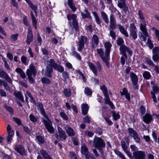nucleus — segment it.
Here are the masks:
<instances>
[{"mask_svg": "<svg viewBox=\"0 0 159 159\" xmlns=\"http://www.w3.org/2000/svg\"><path fill=\"white\" fill-rule=\"evenodd\" d=\"M38 107L43 116L47 120H43L42 121L43 122L46 129L49 133L53 134L54 132V129L52 126V123L49 120L48 116L45 113L42 105L41 104H39Z\"/></svg>", "mask_w": 159, "mask_h": 159, "instance_id": "1", "label": "nucleus"}, {"mask_svg": "<svg viewBox=\"0 0 159 159\" xmlns=\"http://www.w3.org/2000/svg\"><path fill=\"white\" fill-rule=\"evenodd\" d=\"M49 62V64L47 67L46 72V75L48 77L50 78L52 77L51 74L52 73L53 71L52 67L61 72H62L64 71L63 68L61 66L57 65L53 60L50 59Z\"/></svg>", "mask_w": 159, "mask_h": 159, "instance_id": "2", "label": "nucleus"}, {"mask_svg": "<svg viewBox=\"0 0 159 159\" xmlns=\"http://www.w3.org/2000/svg\"><path fill=\"white\" fill-rule=\"evenodd\" d=\"M93 145L95 148L99 150L102 154L103 153L102 149L105 148V144L102 139L95 137L94 139Z\"/></svg>", "mask_w": 159, "mask_h": 159, "instance_id": "3", "label": "nucleus"}, {"mask_svg": "<svg viewBox=\"0 0 159 159\" xmlns=\"http://www.w3.org/2000/svg\"><path fill=\"white\" fill-rule=\"evenodd\" d=\"M36 73V71L34 66L32 64H30L29 68L26 71V74L30 83L32 84L34 82L33 77L35 76Z\"/></svg>", "mask_w": 159, "mask_h": 159, "instance_id": "4", "label": "nucleus"}, {"mask_svg": "<svg viewBox=\"0 0 159 159\" xmlns=\"http://www.w3.org/2000/svg\"><path fill=\"white\" fill-rule=\"evenodd\" d=\"M100 88L104 95L105 102L106 103L108 104L112 109H114L115 107L112 102L109 99V96L107 93V89L106 87L104 85H102V86H100Z\"/></svg>", "mask_w": 159, "mask_h": 159, "instance_id": "5", "label": "nucleus"}, {"mask_svg": "<svg viewBox=\"0 0 159 159\" xmlns=\"http://www.w3.org/2000/svg\"><path fill=\"white\" fill-rule=\"evenodd\" d=\"M88 63L89 68L94 75H96L98 71H101V66L99 62L97 61L95 63L97 69L93 64L89 62H88Z\"/></svg>", "mask_w": 159, "mask_h": 159, "instance_id": "6", "label": "nucleus"}, {"mask_svg": "<svg viewBox=\"0 0 159 159\" xmlns=\"http://www.w3.org/2000/svg\"><path fill=\"white\" fill-rule=\"evenodd\" d=\"M58 134H56L55 136L57 139L59 140L62 141L65 140L67 136L65 132L59 126H57Z\"/></svg>", "mask_w": 159, "mask_h": 159, "instance_id": "7", "label": "nucleus"}, {"mask_svg": "<svg viewBox=\"0 0 159 159\" xmlns=\"http://www.w3.org/2000/svg\"><path fill=\"white\" fill-rule=\"evenodd\" d=\"M68 20L70 22H72V24L76 30H78V23L76 20V16L73 14H69L67 16Z\"/></svg>", "mask_w": 159, "mask_h": 159, "instance_id": "8", "label": "nucleus"}, {"mask_svg": "<svg viewBox=\"0 0 159 159\" xmlns=\"http://www.w3.org/2000/svg\"><path fill=\"white\" fill-rule=\"evenodd\" d=\"M130 36L134 39L137 38V29L136 26L134 24L130 25L129 28Z\"/></svg>", "mask_w": 159, "mask_h": 159, "instance_id": "9", "label": "nucleus"}, {"mask_svg": "<svg viewBox=\"0 0 159 159\" xmlns=\"http://www.w3.org/2000/svg\"><path fill=\"white\" fill-rule=\"evenodd\" d=\"M128 132L129 135L133 138L136 143H139L140 139L138 133L133 129L129 128L128 129Z\"/></svg>", "mask_w": 159, "mask_h": 159, "instance_id": "10", "label": "nucleus"}, {"mask_svg": "<svg viewBox=\"0 0 159 159\" xmlns=\"http://www.w3.org/2000/svg\"><path fill=\"white\" fill-rule=\"evenodd\" d=\"M133 154L135 159H146V154L144 151H137L133 152Z\"/></svg>", "mask_w": 159, "mask_h": 159, "instance_id": "11", "label": "nucleus"}, {"mask_svg": "<svg viewBox=\"0 0 159 159\" xmlns=\"http://www.w3.org/2000/svg\"><path fill=\"white\" fill-rule=\"evenodd\" d=\"M87 41V38L86 37L82 36L79 41L78 50L81 51L84 47V43H86Z\"/></svg>", "mask_w": 159, "mask_h": 159, "instance_id": "12", "label": "nucleus"}, {"mask_svg": "<svg viewBox=\"0 0 159 159\" xmlns=\"http://www.w3.org/2000/svg\"><path fill=\"white\" fill-rule=\"evenodd\" d=\"M130 77L133 84L135 85L137 89H138V86L137 85L138 79L137 75L133 72H131L130 74Z\"/></svg>", "mask_w": 159, "mask_h": 159, "instance_id": "13", "label": "nucleus"}, {"mask_svg": "<svg viewBox=\"0 0 159 159\" xmlns=\"http://www.w3.org/2000/svg\"><path fill=\"white\" fill-rule=\"evenodd\" d=\"M33 35L30 26H29L28 28L27 35L26 40V43L29 44L32 41Z\"/></svg>", "mask_w": 159, "mask_h": 159, "instance_id": "14", "label": "nucleus"}, {"mask_svg": "<svg viewBox=\"0 0 159 159\" xmlns=\"http://www.w3.org/2000/svg\"><path fill=\"white\" fill-rule=\"evenodd\" d=\"M120 52L123 55H124L125 57L126 56L125 54L126 52H127L130 55L132 54V52L129 50V49L124 45H121L120 46Z\"/></svg>", "mask_w": 159, "mask_h": 159, "instance_id": "15", "label": "nucleus"}, {"mask_svg": "<svg viewBox=\"0 0 159 159\" xmlns=\"http://www.w3.org/2000/svg\"><path fill=\"white\" fill-rule=\"evenodd\" d=\"M120 94L121 96L124 95L125 98L129 102L130 101V97L129 93L126 89L124 88L123 89L122 91L120 92Z\"/></svg>", "mask_w": 159, "mask_h": 159, "instance_id": "16", "label": "nucleus"}, {"mask_svg": "<svg viewBox=\"0 0 159 159\" xmlns=\"http://www.w3.org/2000/svg\"><path fill=\"white\" fill-rule=\"evenodd\" d=\"M104 47L106 49L105 55L109 56L110 49L111 47V44L109 42H107L104 44Z\"/></svg>", "mask_w": 159, "mask_h": 159, "instance_id": "17", "label": "nucleus"}, {"mask_svg": "<svg viewBox=\"0 0 159 159\" xmlns=\"http://www.w3.org/2000/svg\"><path fill=\"white\" fill-rule=\"evenodd\" d=\"M14 148L16 151L21 155H25V151L21 146L20 145H16Z\"/></svg>", "mask_w": 159, "mask_h": 159, "instance_id": "18", "label": "nucleus"}, {"mask_svg": "<svg viewBox=\"0 0 159 159\" xmlns=\"http://www.w3.org/2000/svg\"><path fill=\"white\" fill-rule=\"evenodd\" d=\"M99 39L98 36L95 34L93 35L92 38V46L93 48H95L98 44Z\"/></svg>", "mask_w": 159, "mask_h": 159, "instance_id": "19", "label": "nucleus"}, {"mask_svg": "<svg viewBox=\"0 0 159 159\" xmlns=\"http://www.w3.org/2000/svg\"><path fill=\"white\" fill-rule=\"evenodd\" d=\"M65 129L67 134L70 136H73L75 135V133L73 129L68 126L65 127Z\"/></svg>", "mask_w": 159, "mask_h": 159, "instance_id": "20", "label": "nucleus"}, {"mask_svg": "<svg viewBox=\"0 0 159 159\" xmlns=\"http://www.w3.org/2000/svg\"><path fill=\"white\" fill-rule=\"evenodd\" d=\"M82 112L84 115H85L87 113L89 110V107L87 104L83 103L81 105Z\"/></svg>", "mask_w": 159, "mask_h": 159, "instance_id": "21", "label": "nucleus"}, {"mask_svg": "<svg viewBox=\"0 0 159 159\" xmlns=\"http://www.w3.org/2000/svg\"><path fill=\"white\" fill-rule=\"evenodd\" d=\"M140 28L143 35L147 37H148V35L146 30V24H141L140 25Z\"/></svg>", "mask_w": 159, "mask_h": 159, "instance_id": "22", "label": "nucleus"}, {"mask_svg": "<svg viewBox=\"0 0 159 159\" xmlns=\"http://www.w3.org/2000/svg\"><path fill=\"white\" fill-rule=\"evenodd\" d=\"M152 119L151 116L148 114H146L143 117V120L144 122L147 124H148L150 123L152 120Z\"/></svg>", "mask_w": 159, "mask_h": 159, "instance_id": "23", "label": "nucleus"}, {"mask_svg": "<svg viewBox=\"0 0 159 159\" xmlns=\"http://www.w3.org/2000/svg\"><path fill=\"white\" fill-rule=\"evenodd\" d=\"M119 29L120 32L126 37H128L129 35L127 31L124 29V27L120 25H118Z\"/></svg>", "mask_w": 159, "mask_h": 159, "instance_id": "24", "label": "nucleus"}, {"mask_svg": "<svg viewBox=\"0 0 159 159\" xmlns=\"http://www.w3.org/2000/svg\"><path fill=\"white\" fill-rule=\"evenodd\" d=\"M81 16L83 18H91L89 13L88 12V11L86 9H85L84 12H82L81 13Z\"/></svg>", "mask_w": 159, "mask_h": 159, "instance_id": "25", "label": "nucleus"}, {"mask_svg": "<svg viewBox=\"0 0 159 159\" xmlns=\"http://www.w3.org/2000/svg\"><path fill=\"white\" fill-rule=\"evenodd\" d=\"M68 4L73 11H75L76 10V8L73 4L72 0H68Z\"/></svg>", "mask_w": 159, "mask_h": 159, "instance_id": "26", "label": "nucleus"}, {"mask_svg": "<svg viewBox=\"0 0 159 159\" xmlns=\"http://www.w3.org/2000/svg\"><path fill=\"white\" fill-rule=\"evenodd\" d=\"M111 113L114 120H116L120 118V115L118 112H116L115 111H112L111 112Z\"/></svg>", "mask_w": 159, "mask_h": 159, "instance_id": "27", "label": "nucleus"}, {"mask_svg": "<svg viewBox=\"0 0 159 159\" xmlns=\"http://www.w3.org/2000/svg\"><path fill=\"white\" fill-rule=\"evenodd\" d=\"M110 117V116H103L104 118L106 123L110 126L111 125L113 124L112 122L109 119Z\"/></svg>", "mask_w": 159, "mask_h": 159, "instance_id": "28", "label": "nucleus"}, {"mask_svg": "<svg viewBox=\"0 0 159 159\" xmlns=\"http://www.w3.org/2000/svg\"><path fill=\"white\" fill-rule=\"evenodd\" d=\"M40 153L44 159H46L50 156L48 152L44 150H40Z\"/></svg>", "mask_w": 159, "mask_h": 159, "instance_id": "29", "label": "nucleus"}, {"mask_svg": "<svg viewBox=\"0 0 159 159\" xmlns=\"http://www.w3.org/2000/svg\"><path fill=\"white\" fill-rule=\"evenodd\" d=\"M121 147L123 150L125 152L127 150V148L129 146V144L126 143L123 141H121Z\"/></svg>", "mask_w": 159, "mask_h": 159, "instance_id": "30", "label": "nucleus"}, {"mask_svg": "<svg viewBox=\"0 0 159 159\" xmlns=\"http://www.w3.org/2000/svg\"><path fill=\"white\" fill-rule=\"evenodd\" d=\"M101 15L105 22L107 23H108L109 22V20L107 16L106 13L104 12H102L101 13Z\"/></svg>", "mask_w": 159, "mask_h": 159, "instance_id": "31", "label": "nucleus"}, {"mask_svg": "<svg viewBox=\"0 0 159 159\" xmlns=\"http://www.w3.org/2000/svg\"><path fill=\"white\" fill-rule=\"evenodd\" d=\"M118 7L120 8H123L125 7V0H119L117 5Z\"/></svg>", "mask_w": 159, "mask_h": 159, "instance_id": "32", "label": "nucleus"}, {"mask_svg": "<svg viewBox=\"0 0 159 159\" xmlns=\"http://www.w3.org/2000/svg\"><path fill=\"white\" fill-rule=\"evenodd\" d=\"M92 13L95 17V21L96 23L98 24L99 25L101 23V22L100 19L99 17L98 16L97 13L95 12H93Z\"/></svg>", "mask_w": 159, "mask_h": 159, "instance_id": "33", "label": "nucleus"}, {"mask_svg": "<svg viewBox=\"0 0 159 159\" xmlns=\"http://www.w3.org/2000/svg\"><path fill=\"white\" fill-rule=\"evenodd\" d=\"M64 95L67 97H69L71 95V93L70 89H66L63 90Z\"/></svg>", "mask_w": 159, "mask_h": 159, "instance_id": "34", "label": "nucleus"}, {"mask_svg": "<svg viewBox=\"0 0 159 159\" xmlns=\"http://www.w3.org/2000/svg\"><path fill=\"white\" fill-rule=\"evenodd\" d=\"M143 77L146 80H149L151 76L150 73L147 71H144L143 74Z\"/></svg>", "mask_w": 159, "mask_h": 159, "instance_id": "35", "label": "nucleus"}, {"mask_svg": "<svg viewBox=\"0 0 159 159\" xmlns=\"http://www.w3.org/2000/svg\"><path fill=\"white\" fill-rule=\"evenodd\" d=\"M109 56H105V57L102 59L103 61L106 64V66L108 67H109L110 66V63L108 62V61L109 59Z\"/></svg>", "mask_w": 159, "mask_h": 159, "instance_id": "36", "label": "nucleus"}, {"mask_svg": "<svg viewBox=\"0 0 159 159\" xmlns=\"http://www.w3.org/2000/svg\"><path fill=\"white\" fill-rule=\"evenodd\" d=\"M14 94L16 97L18 98L21 101L24 100L23 97L21 93L20 92H15Z\"/></svg>", "mask_w": 159, "mask_h": 159, "instance_id": "37", "label": "nucleus"}, {"mask_svg": "<svg viewBox=\"0 0 159 159\" xmlns=\"http://www.w3.org/2000/svg\"><path fill=\"white\" fill-rule=\"evenodd\" d=\"M114 152L121 159H126L124 155L119 151L115 150H114Z\"/></svg>", "mask_w": 159, "mask_h": 159, "instance_id": "38", "label": "nucleus"}, {"mask_svg": "<svg viewBox=\"0 0 159 159\" xmlns=\"http://www.w3.org/2000/svg\"><path fill=\"white\" fill-rule=\"evenodd\" d=\"M97 52L100 55L102 59L105 57H105L103 55L104 52L102 49L100 48L97 49Z\"/></svg>", "mask_w": 159, "mask_h": 159, "instance_id": "39", "label": "nucleus"}, {"mask_svg": "<svg viewBox=\"0 0 159 159\" xmlns=\"http://www.w3.org/2000/svg\"><path fill=\"white\" fill-rule=\"evenodd\" d=\"M41 81L42 83L47 84H49L51 83L50 80L47 78H43L41 79Z\"/></svg>", "mask_w": 159, "mask_h": 159, "instance_id": "40", "label": "nucleus"}, {"mask_svg": "<svg viewBox=\"0 0 159 159\" xmlns=\"http://www.w3.org/2000/svg\"><path fill=\"white\" fill-rule=\"evenodd\" d=\"M8 134L7 141L8 142H11V141L12 139V137L14 134V133H9V134Z\"/></svg>", "mask_w": 159, "mask_h": 159, "instance_id": "41", "label": "nucleus"}, {"mask_svg": "<svg viewBox=\"0 0 159 159\" xmlns=\"http://www.w3.org/2000/svg\"><path fill=\"white\" fill-rule=\"evenodd\" d=\"M84 93L85 94L88 95H90L92 93L91 90L88 88H86L84 89Z\"/></svg>", "mask_w": 159, "mask_h": 159, "instance_id": "42", "label": "nucleus"}, {"mask_svg": "<svg viewBox=\"0 0 159 159\" xmlns=\"http://www.w3.org/2000/svg\"><path fill=\"white\" fill-rule=\"evenodd\" d=\"M71 54L78 60H80L81 59V57L80 55L77 52L74 51L72 52Z\"/></svg>", "mask_w": 159, "mask_h": 159, "instance_id": "43", "label": "nucleus"}, {"mask_svg": "<svg viewBox=\"0 0 159 159\" xmlns=\"http://www.w3.org/2000/svg\"><path fill=\"white\" fill-rule=\"evenodd\" d=\"M36 139L39 143H43L44 142L43 138L42 136H37Z\"/></svg>", "mask_w": 159, "mask_h": 159, "instance_id": "44", "label": "nucleus"}, {"mask_svg": "<svg viewBox=\"0 0 159 159\" xmlns=\"http://www.w3.org/2000/svg\"><path fill=\"white\" fill-rule=\"evenodd\" d=\"M152 91L154 93H157L159 92V89L156 85H154L152 88Z\"/></svg>", "mask_w": 159, "mask_h": 159, "instance_id": "45", "label": "nucleus"}, {"mask_svg": "<svg viewBox=\"0 0 159 159\" xmlns=\"http://www.w3.org/2000/svg\"><path fill=\"white\" fill-rule=\"evenodd\" d=\"M93 134V133L92 131L88 130L85 131V134L89 137H92Z\"/></svg>", "mask_w": 159, "mask_h": 159, "instance_id": "46", "label": "nucleus"}, {"mask_svg": "<svg viewBox=\"0 0 159 159\" xmlns=\"http://www.w3.org/2000/svg\"><path fill=\"white\" fill-rule=\"evenodd\" d=\"M60 115L63 119L65 120H68V117L64 112H61L60 113Z\"/></svg>", "mask_w": 159, "mask_h": 159, "instance_id": "47", "label": "nucleus"}, {"mask_svg": "<svg viewBox=\"0 0 159 159\" xmlns=\"http://www.w3.org/2000/svg\"><path fill=\"white\" fill-rule=\"evenodd\" d=\"M151 98L153 99V101L154 102H157V101L155 94L152 91H151Z\"/></svg>", "mask_w": 159, "mask_h": 159, "instance_id": "48", "label": "nucleus"}, {"mask_svg": "<svg viewBox=\"0 0 159 159\" xmlns=\"http://www.w3.org/2000/svg\"><path fill=\"white\" fill-rule=\"evenodd\" d=\"M3 78L7 80L9 83L10 84L12 83V80L11 78L7 74Z\"/></svg>", "mask_w": 159, "mask_h": 159, "instance_id": "49", "label": "nucleus"}, {"mask_svg": "<svg viewBox=\"0 0 159 159\" xmlns=\"http://www.w3.org/2000/svg\"><path fill=\"white\" fill-rule=\"evenodd\" d=\"M3 78L7 80L9 83L10 84L12 83V80L11 78L7 74Z\"/></svg>", "mask_w": 159, "mask_h": 159, "instance_id": "50", "label": "nucleus"}, {"mask_svg": "<svg viewBox=\"0 0 159 159\" xmlns=\"http://www.w3.org/2000/svg\"><path fill=\"white\" fill-rule=\"evenodd\" d=\"M30 119L31 121L34 122H36L37 121V118L34 115L32 114L30 115Z\"/></svg>", "mask_w": 159, "mask_h": 159, "instance_id": "51", "label": "nucleus"}, {"mask_svg": "<svg viewBox=\"0 0 159 159\" xmlns=\"http://www.w3.org/2000/svg\"><path fill=\"white\" fill-rule=\"evenodd\" d=\"M21 61L23 64H25V65H27V59L26 57L24 56H22L21 57Z\"/></svg>", "mask_w": 159, "mask_h": 159, "instance_id": "52", "label": "nucleus"}, {"mask_svg": "<svg viewBox=\"0 0 159 159\" xmlns=\"http://www.w3.org/2000/svg\"><path fill=\"white\" fill-rule=\"evenodd\" d=\"M130 148L131 150L133 152H136L138 151L137 147L134 145H131L130 146Z\"/></svg>", "mask_w": 159, "mask_h": 159, "instance_id": "53", "label": "nucleus"}, {"mask_svg": "<svg viewBox=\"0 0 159 159\" xmlns=\"http://www.w3.org/2000/svg\"><path fill=\"white\" fill-rule=\"evenodd\" d=\"M147 44L148 45L149 48L150 49H152L153 47V44L152 42L149 39H148L147 41Z\"/></svg>", "mask_w": 159, "mask_h": 159, "instance_id": "54", "label": "nucleus"}, {"mask_svg": "<svg viewBox=\"0 0 159 159\" xmlns=\"http://www.w3.org/2000/svg\"><path fill=\"white\" fill-rule=\"evenodd\" d=\"M18 36V34H12L11 36V39L13 41H16L17 39Z\"/></svg>", "mask_w": 159, "mask_h": 159, "instance_id": "55", "label": "nucleus"}, {"mask_svg": "<svg viewBox=\"0 0 159 159\" xmlns=\"http://www.w3.org/2000/svg\"><path fill=\"white\" fill-rule=\"evenodd\" d=\"M110 35L112 37V39L114 40L116 39V34L112 30H111L110 31Z\"/></svg>", "mask_w": 159, "mask_h": 159, "instance_id": "56", "label": "nucleus"}, {"mask_svg": "<svg viewBox=\"0 0 159 159\" xmlns=\"http://www.w3.org/2000/svg\"><path fill=\"white\" fill-rule=\"evenodd\" d=\"M146 60L150 66H154V65L150 58H146Z\"/></svg>", "mask_w": 159, "mask_h": 159, "instance_id": "57", "label": "nucleus"}, {"mask_svg": "<svg viewBox=\"0 0 159 159\" xmlns=\"http://www.w3.org/2000/svg\"><path fill=\"white\" fill-rule=\"evenodd\" d=\"M23 21L25 25L26 26H28L29 24L27 20V18L26 16H24L23 18Z\"/></svg>", "mask_w": 159, "mask_h": 159, "instance_id": "58", "label": "nucleus"}, {"mask_svg": "<svg viewBox=\"0 0 159 159\" xmlns=\"http://www.w3.org/2000/svg\"><path fill=\"white\" fill-rule=\"evenodd\" d=\"M152 59L154 61H157L159 60V56L158 54L154 55L152 56Z\"/></svg>", "mask_w": 159, "mask_h": 159, "instance_id": "59", "label": "nucleus"}, {"mask_svg": "<svg viewBox=\"0 0 159 159\" xmlns=\"http://www.w3.org/2000/svg\"><path fill=\"white\" fill-rule=\"evenodd\" d=\"M13 120L18 125H20L21 124V121L19 118L16 117H13Z\"/></svg>", "mask_w": 159, "mask_h": 159, "instance_id": "60", "label": "nucleus"}, {"mask_svg": "<svg viewBox=\"0 0 159 159\" xmlns=\"http://www.w3.org/2000/svg\"><path fill=\"white\" fill-rule=\"evenodd\" d=\"M2 85H3V86L5 89L6 90H9L10 89V88L8 86L7 83L3 81H2Z\"/></svg>", "mask_w": 159, "mask_h": 159, "instance_id": "61", "label": "nucleus"}, {"mask_svg": "<svg viewBox=\"0 0 159 159\" xmlns=\"http://www.w3.org/2000/svg\"><path fill=\"white\" fill-rule=\"evenodd\" d=\"M123 39L121 38H119L117 40V44L119 45H121L122 44L124 43Z\"/></svg>", "mask_w": 159, "mask_h": 159, "instance_id": "62", "label": "nucleus"}, {"mask_svg": "<svg viewBox=\"0 0 159 159\" xmlns=\"http://www.w3.org/2000/svg\"><path fill=\"white\" fill-rule=\"evenodd\" d=\"M139 15L140 19L142 20H144V17L143 13L140 11H139Z\"/></svg>", "mask_w": 159, "mask_h": 159, "instance_id": "63", "label": "nucleus"}, {"mask_svg": "<svg viewBox=\"0 0 159 159\" xmlns=\"http://www.w3.org/2000/svg\"><path fill=\"white\" fill-rule=\"evenodd\" d=\"M69 156L72 159H76V155L73 152H70L69 154Z\"/></svg>", "mask_w": 159, "mask_h": 159, "instance_id": "64", "label": "nucleus"}]
</instances>
